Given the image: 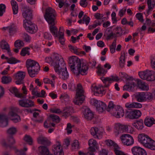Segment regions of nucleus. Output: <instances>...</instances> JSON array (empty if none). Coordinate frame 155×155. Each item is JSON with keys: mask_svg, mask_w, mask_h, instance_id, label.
I'll return each instance as SVG.
<instances>
[{"mask_svg": "<svg viewBox=\"0 0 155 155\" xmlns=\"http://www.w3.org/2000/svg\"><path fill=\"white\" fill-rule=\"evenodd\" d=\"M69 64L71 71L76 76L80 74L82 75L87 74L88 67L77 57L70 58Z\"/></svg>", "mask_w": 155, "mask_h": 155, "instance_id": "nucleus-1", "label": "nucleus"}, {"mask_svg": "<svg viewBox=\"0 0 155 155\" xmlns=\"http://www.w3.org/2000/svg\"><path fill=\"white\" fill-rule=\"evenodd\" d=\"M56 16L55 10L50 7H48L46 9L44 17L49 25H50V30L55 37H57L58 29L54 26L55 19Z\"/></svg>", "mask_w": 155, "mask_h": 155, "instance_id": "nucleus-2", "label": "nucleus"}, {"mask_svg": "<svg viewBox=\"0 0 155 155\" xmlns=\"http://www.w3.org/2000/svg\"><path fill=\"white\" fill-rule=\"evenodd\" d=\"M53 60L51 63L52 66H53L55 71L58 74H60V69L66 67L64 60L61 55L56 54L54 55Z\"/></svg>", "mask_w": 155, "mask_h": 155, "instance_id": "nucleus-3", "label": "nucleus"}, {"mask_svg": "<svg viewBox=\"0 0 155 155\" xmlns=\"http://www.w3.org/2000/svg\"><path fill=\"white\" fill-rule=\"evenodd\" d=\"M26 65L29 76L31 77H34L40 68L38 63L34 60L28 59L26 62Z\"/></svg>", "mask_w": 155, "mask_h": 155, "instance_id": "nucleus-4", "label": "nucleus"}, {"mask_svg": "<svg viewBox=\"0 0 155 155\" xmlns=\"http://www.w3.org/2000/svg\"><path fill=\"white\" fill-rule=\"evenodd\" d=\"M76 91V97L74 100L73 102L75 104L80 105L82 104L84 100V90L81 84H78Z\"/></svg>", "mask_w": 155, "mask_h": 155, "instance_id": "nucleus-5", "label": "nucleus"}, {"mask_svg": "<svg viewBox=\"0 0 155 155\" xmlns=\"http://www.w3.org/2000/svg\"><path fill=\"white\" fill-rule=\"evenodd\" d=\"M140 77L142 79L148 81L155 80V72L153 71L146 70L139 72Z\"/></svg>", "mask_w": 155, "mask_h": 155, "instance_id": "nucleus-6", "label": "nucleus"}, {"mask_svg": "<svg viewBox=\"0 0 155 155\" xmlns=\"http://www.w3.org/2000/svg\"><path fill=\"white\" fill-rule=\"evenodd\" d=\"M129 128L131 129L130 130L129 132L132 133L134 131L132 127L129 125H124L117 124L115 126L116 131H115V133L116 135H118L124 132L128 131Z\"/></svg>", "mask_w": 155, "mask_h": 155, "instance_id": "nucleus-7", "label": "nucleus"}, {"mask_svg": "<svg viewBox=\"0 0 155 155\" xmlns=\"http://www.w3.org/2000/svg\"><path fill=\"white\" fill-rule=\"evenodd\" d=\"M19 109L15 107L10 108L8 115L11 120L15 123H17L21 120L20 117L17 114Z\"/></svg>", "mask_w": 155, "mask_h": 155, "instance_id": "nucleus-8", "label": "nucleus"}, {"mask_svg": "<svg viewBox=\"0 0 155 155\" xmlns=\"http://www.w3.org/2000/svg\"><path fill=\"white\" fill-rule=\"evenodd\" d=\"M120 138L124 145L130 146L134 143L133 138L130 134H123L120 137Z\"/></svg>", "mask_w": 155, "mask_h": 155, "instance_id": "nucleus-9", "label": "nucleus"}, {"mask_svg": "<svg viewBox=\"0 0 155 155\" xmlns=\"http://www.w3.org/2000/svg\"><path fill=\"white\" fill-rule=\"evenodd\" d=\"M23 26L25 29L31 33H34L38 30L37 26L32 23L30 21H27L26 22L24 21Z\"/></svg>", "mask_w": 155, "mask_h": 155, "instance_id": "nucleus-10", "label": "nucleus"}, {"mask_svg": "<svg viewBox=\"0 0 155 155\" xmlns=\"http://www.w3.org/2000/svg\"><path fill=\"white\" fill-rule=\"evenodd\" d=\"M93 102L94 105L96 107L97 110L99 112H103L106 109V105L101 101L94 99Z\"/></svg>", "mask_w": 155, "mask_h": 155, "instance_id": "nucleus-11", "label": "nucleus"}, {"mask_svg": "<svg viewBox=\"0 0 155 155\" xmlns=\"http://www.w3.org/2000/svg\"><path fill=\"white\" fill-rule=\"evenodd\" d=\"M23 12L22 15L24 18L27 21H30L32 18V12L31 10L28 7L23 5L22 6Z\"/></svg>", "mask_w": 155, "mask_h": 155, "instance_id": "nucleus-12", "label": "nucleus"}, {"mask_svg": "<svg viewBox=\"0 0 155 155\" xmlns=\"http://www.w3.org/2000/svg\"><path fill=\"white\" fill-rule=\"evenodd\" d=\"M131 150L134 155H147L146 151L139 147H134L132 148Z\"/></svg>", "mask_w": 155, "mask_h": 155, "instance_id": "nucleus-13", "label": "nucleus"}, {"mask_svg": "<svg viewBox=\"0 0 155 155\" xmlns=\"http://www.w3.org/2000/svg\"><path fill=\"white\" fill-rule=\"evenodd\" d=\"M25 73L24 72L19 71L15 75V77L17 80L15 83L17 84L23 83V80L25 77Z\"/></svg>", "mask_w": 155, "mask_h": 155, "instance_id": "nucleus-14", "label": "nucleus"}, {"mask_svg": "<svg viewBox=\"0 0 155 155\" xmlns=\"http://www.w3.org/2000/svg\"><path fill=\"white\" fill-rule=\"evenodd\" d=\"M74 112L73 108L71 106H67L64 107L63 110L62 116L65 118L71 115Z\"/></svg>", "mask_w": 155, "mask_h": 155, "instance_id": "nucleus-15", "label": "nucleus"}, {"mask_svg": "<svg viewBox=\"0 0 155 155\" xmlns=\"http://www.w3.org/2000/svg\"><path fill=\"white\" fill-rule=\"evenodd\" d=\"M90 132L95 138L99 139L101 137L102 132L100 131L96 127H92L90 130Z\"/></svg>", "mask_w": 155, "mask_h": 155, "instance_id": "nucleus-16", "label": "nucleus"}, {"mask_svg": "<svg viewBox=\"0 0 155 155\" xmlns=\"http://www.w3.org/2000/svg\"><path fill=\"white\" fill-rule=\"evenodd\" d=\"M141 114L140 110H135L130 111L127 114V116L130 119H137L140 117Z\"/></svg>", "mask_w": 155, "mask_h": 155, "instance_id": "nucleus-17", "label": "nucleus"}, {"mask_svg": "<svg viewBox=\"0 0 155 155\" xmlns=\"http://www.w3.org/2000/svg\"><path fill=\"white\" fill-rule=\"evenodd\" d=\"M84 117L87 120H91L94 117V114L88 108L84 109L83 111Z\"/></svg>", "mask_w": 155, "mask_h": 155, "instance_id": "nucleus-18", "label": "nucleus"}, {"mask_svg": "<svg viewBox=\"0 0 155 155\" xmlns=\"http://www.w3.org/2000/svg\"><path fill=\"white\" fill-rule=\"evenodd\" d=\"M136 85L135 82L134 81H130L124 86L123 90L127 91H132Z\"/></svg>", "mask_w": 155, "mask_h": 155, "instance_id": "nucleus-19", "label": "nucleus"}, {"mask_svg": "<svg viewBox=\"0 0 155 155\" xmlns=\"http://www.w3.org/2000/svg\"><path fill=\"white\" fill-rule=\"evenodd\" d=\"M8 119L7 115L4 114H0V126L5 127L8 124Z\"/></svg>", "mask_w": 155, "mask_h": 155, "instance_id": "nucleus-20", "label": "nucleus"}, {"mask_svg": "<svg viewBox=\"0 0 155 155\" xmlns=\"http://www.w3.org/2000/svg\"><path fill=\"white\" fill-rule=\"evenodd\" d=\"M0 45L2 49L6 50L9 55L12 56V54L11 52L9 46L7 42L4 40H2L0 42Z\"/></svg>", "mask_w": 155, "mask_h": 155, "instance_id": "nucleus-21", "label": "nucleus"}, {"mask_svg": "<svg viewBox=\"0 0 155 155\" xmlns=\"http://www.w3.org/2000/svg\"><path fill=\"white\" fill-rule=\"evenodd\" d=\"M150 138L148 136L144 134H140L138 136V141L143 145L148 142Z\"/></svg>", "mask_w": 155, "mask_h": 155, "instance_id": "nucleus-22", "label": "nucleus"}, {"mask_svg": "<svg viewBox=\"0 0 155 155\" xmlns=\"http://www.w3.org/2000/svg\"><path fill=\"white\" fill-rule=\"evenodd\" d=\"M119 79L117 76H112L111 77H108L105 78L103 81L104 84H107V85L104 86L105 87H107L109 85V82L111 81H118Z\"/></svg>", "mask_w": 155, "mask_h": 155, "instance_id": "nucleus-23", "label": "nucleus"}, {"mask_svg": "<svg viewBox=\"0 0 155 155\" xmlns=\"http://www.w3.org/2000/svg\"><path fill=\"white\" fill-rule=\"evenodd\" d=\"M12 148L14 150L15 155H26L25 152L28 149L26 147H25L24 149L20 150H19L14 147H12Z\"/></svg>", "mask_w": 155, "mask_h": 155, "instance_id": "nucleus-24", "label": "nucleus"}, {"mask_svg": "<svg viewBox=\"0 0 155 155\" xmlns=\"http://www.w3.org/2000/svg\"><path fill=\"white\" fill-rule=\"evenodd\" d=\"M117 106L114 105L113 102L111 101L109 102L108 107L106 109L107 111L110 112L112 115H114L116 114L115 110L116 107Z\"/></svg>", "mask_w": 155, "mask_h": 155, "instance_id": "nucleus-25", "label": "nucleus"}, {"mask_svg": "<svg viewBox=\"0 0 155 155\" xmlns=\"http://www.w3.org/2000/svg\"><path fill=\"white\" fill-rule=\"evenodd\" d=\"M143 145L145 147L151 150H155V141L150 138L148 142Z\"/></svg>", "mask_w": 155, "mask_h": 155, "instance_id": "nucleus-26", "label": "nucleus"}, {"mask_svg": "<svg viewBox=\"0 0 155 155\" xmlns=\"http://www.w3.org/2000/svg\"><path fill=\"white\" fill-rule=\"evenodd\" d=\"M115 112L116 114L114 115L117 118H120L121 117H123L124 114V110L122 107L117 106L116 107Z\"/></svg>", "mask_w": 155, "mask_h": 155, "instance_id": "nucleus-27", "label": "nucleus"}, {"mask_svg": "<svg viewBox=\"0 0 155 155\" xmlns=\"http://www.w3.org/2000/svg\"><path fill=\"white\" fill-rule=\"evenodd\" d=\"M38 143L40 144L46 145H49L50 142L46 138L41 136L39 137L38 139Z\"/></svg>", "mask_w": 155, "mask_h": 155, "instance_id": "nucleus-28", "label": "nucleus"}, {"mask_svg": "<svg viewBox=\"0 0 155 155\" xmlns=\"http://www.w3.org/2000/svg\"><path fill=\"white\" fill-rule=\"evenodd\" d=\"M89 144L90 146L89 148L90 150L91 151L94 152L95 150L97 148V142L95 140L90 139L89 141Z\"/></svg>", "mask_w": 155, "mask_h": 155, "instance_id": "nucleus-29", "label": "nucleus"}, {"mask_svg": "<svg viewBox=\"0 0 155 155\" xmlns=\"http://www.w3.org/2000/svg\"><path fill=\"white\" fill-rule=\"evenodd\" d=\"M135 98L140 102H142L145 100L144 92H140L136 93L134 95Z\"/></svg>", "mask_w": 155, "mask_h": 155, "instance_id": "nucleus-30", "label": "nucleus"}, {"mask_svg": "<svg viewBox=\"0 0 155 155\" xmlns=\"http://www.w3.org/2000/svg\"><path fill=\"white\" fill-rule=\"evenodd\" d=\"M136 84H137L139 88L142 90H147L148 89L147 87L145 84L142 82L140 80L137 79V80H133Z\"/></svg>", "mask_w": 155, "mask_h": 155, "instance_id": "nucleus-31", "label": "nucleus"}, {"mask_svg": "<svg viewBox=\"0 0 155 155\" xmlns=\"http://www.w3.org/2000/svg\"><path fill=\"white\" fill-rule=\"evenodd\" d=\"M40 153L41 155H50L48 149L46 147L40 146L39 147Z\"/></svg>", "mask_w": 155, "mask_h": 155, "instance_id": "nucleus-32", "label": "nucleus"}, {"mask_svg": "<svg viewBox=\"0 0 155 155\" xmlns=\"http://www.w3.org/2000/svg\"><path fill=\"white\" fill-rule=\"evenodd\" d=\"M145 125L147 127H150L153 124L155 123V120L152 117L149 118L147 117L144 120Z\"/></svg>", "mask_w": 155, "mask_h": 155, "instance_id": "nucleus-33", "label": "nucleus"}, {"mask_svg": "<svg viewBox=\"0 0 155 155\" xmlns=\"http://www.w3.org/2000/svg\"><path fill=\"white\" fill-rule=\"evenodd\" d=\"M61 74V78L65 80L68 78L69 77L68 73L67 71L66 66L65 68H62L60 69Z\"/></svg>", "mask_w": 155, "mask_h": 155, "instance_id": "nucleus-34", "label": "nucleus"}, {"mask_svg": "<svg viewBox=\"0 0 155 155\" xmlns=\"http://www.w3.org/2000/svg\"><path fill=\"white\" fill-rule=\"evenodd\" d=\"M125 106L127 108H141L142 105L138 103L133 102L131 103H127L126 104Z\"/></svg>", "mask_w": 155, "mask_h": 155, "instance_id": "nucleus-35", "label": "nucleus"}, {"mask_svg": "<svg viewBox=\"0 0 155 155\" xmlns=\"http://www.w3.org/2000/svg\"><path fill=\"white\" fill-rule=\"evenodd\" d=\"M11 4L14 14H16L18 13V6L16 2L14 0H12L11 1Z\"/></svg>", "mask_w": 155, "mask_h": 155, "instance_id": "nucleus-36", "label": "nucleus"}, {"mask_svg": "<svg viewBox=\"0 0 155 155\" xmlns=\"http://www.w3.org/2000/svg\"><path fill=\"white\" fill-rule=\"evenodd\" d=\"M61 146L60 145H58L55 146L54 151L55 155H64V152L62 149H61Z\"/></svg>", "mask_w": 155, "mask_h": 155, "instance_id": "nucleus-37", "label": "nucleus"}, {"mask_svg": "<svg viewBox=\"0 0 155 155\" xmlns=\"http://www.w3.org/2000/svg\"><path fill=\"white\" fill-rule=\"evenodd\" d=\"M133 125L137 129L141 130L143 127V121L142 120L137 121L136 122L134 123Z\"/></svg>", "mask_w": 155, "mask_h": 155, "instance_id": "nucleus-38", "label": "nucleus"}, {"mask_svg": "<svg viewBox=\"0 0 155 155\" xmlns=\"http://www.w3.org/2000/svg\"><path fill=\"white\" fill-rule=\"evenodd\" d=\"M50 119H49V122H51L52 121L57 123L59 122V117L58 116L54 114H51L50 115Z\"/></svg>", "mask_w": 155, "mask_h": 155, "instance_id": "nucleus-39", "label": "nucleus"}, {"mask_svg": "<svg viewBox=\"0 0 155 155\" xmlns=\"http://www.w3.org/2000/svg\"><path fill=\"white\" fill-rule=\"evenodd\" d=\"M125 55L124 53L121 54L120 58L119 65L120 67L122 68L124 66L125 63Z\"/></svg>", "mask_w": 155, "mask_h": 155, "instance_id": "nucleus-40", "label": "nucleus"}, {"mask_svg": "<svg viewBox=\"0 0 155 155\" xmlns=\"http://www.w3.org/2000/svg\"><path fill=\"white\" fill-rule=\"evenodd\" d=\"M12 80V78L10 77L4 76L2 78V82L4 84L9 83Z\"/></svg>", "mask_w": 155, "mask_h": 155, "instance_id": "nucleus-41", "label": "nucleus"}, {"mask_svg": "<svg viewBox=\"0 0 155 155\" xmlns=\"http://www.w3.org/2000/svg\"><path fill=\"white\" fill-rule=\"evenodd\" d=\"M92 90L94 91V95H95L96 94H103L104 91L103 89H100V87L97 86H95Z\"/></svg>", "mask_w": 155, "mask_h": 155, "instance_id": "nucleus-42", "label": "nucleus"}, {"mask_svg": "<svg viewBox=\"0 0 155 155\" xmlns=\"http://www.w3.org/2000/svg\"><path fill=\"white\" fill-rule=\"evenodd\" d=\"M61 28H60L58 34L59 35V41L61 45H63L64 43V33L63 32L60 31V30Z\"/></svg>", "mask_w": 155, "mask_h": 155, "instance_id": "nucleus-43", "label": "nucleus"}, {"mask_svg": "<svg viewBox=\"0 0 155 155\" xmlns=\"http://www.w3.org/2000/svg\"><path fill=\"white\" fill-rule=\"evenodd\" d=\"M116 39H115L111 45L110 46V51L111 53H114L115 51Z\"/></svg>", "mask_w": 155, "mask_h": 155, "instance_id": "nucleus-44", "label": "nucleus"}, {"mask_svg": "<svg viewBox=\"0 0 155 155\" xmlns=\"http://www.w3.org/2000/svg\"><path fill=\"white\" fill-rule=\"evenodd\" d=\"M152 0H147V4L148 6V9L147 11V13L149 14L150 11L153 9L154 8V5H155V2L154 4H152Z\"/></svg>", "mask_w": 155, "mask_h": 155, "instance_id": "nucleus-45", "label": "nucleus"}, {"mask_svg": "<svg viewBox=\"0 0 155 155\" xmlns=\"http://www.w3.org/2000/svg\"><path fill=\"white\" fill-rule=\"evenodd\" d=\"M17 131V128L15 127H12L10 128L7 130V133L11 135L15 134Z\"/></svg>", "mask_w": 155, "mask_h": 155, "instance_id": "nucleus-46", "label": "nucleus"}, {"mask_svg": "<svg viewBox=\"0 0 155 155\" xmlns=\"http://www.w3.org/2000/svg\"><path fill=\"white\" fill-rule=\"evenodd\" d=\"M14 45L16 48L21 47L24 46V43L22 41L18 40L15 42Z\"/></svg>", "mask_w": 155, "mask_h": 155, "instance_id": "nucleus-47", "label": "nucleus"}, {"mask_svg": "<svg viewBox=\"0 0 155 155\" xmlns=\"http://www.w3.org/2000/svg\"><path fill=\"white\" fill-rule=\"evenodd\" d=\"M7 28L8 29L11 35H13L16 31V28L14 25L8 27Z\"/></svg>", "mask_w": 155, "mask_h": 155, "instance_id": "nucleus-48", "label": "nucleus"}, {"mask_svg": "<svg viewBox=\"0 0 155 155\" xmlns=\"http://www.w3.org/2000/svg\"><path fill=\"white\" fill-rule=\"evenodd\" d=\"M144 96L145 100H152L153 98V96L151 93L147 92H144Z\"/></svg>", "mask_w": 155, "mask_h": 155, "instance_id": "nucleus-49", "label": "nucleus"}, {"mask_svg": "<svg viewBox=\"0 0 155 155\" xmlns=\"http://www.w3.org/2000/svg\"><path fill=\"white\" fill-rule=\"evenodd\" d=\"M29 48L28 47H25L22 48L21 52V54L22 56H25L26 54H27L29 55L30 54L29 51H28Z\"/></svg>", "mask_w": 155, "mask_h": 155, "instance_id": "nucleus-50", "label": "nucleus"}, {"mask_svg": "<svg viewBox=\"0 0 155 155\" xmlns=\"http://www.w3.org/2000/svg\"><path fill=\"white\" fill-rule=\"evenodd\" d=\"M24 140L29 145H32L33 140L32 138L30 136L26 135L24 137Z\"/></svg>", "mask_w": 155, "mask_h": 155, "instance_id": "nucleus-51", "label": "nucleus"}, {"mask_svg": "<svg viewBox=\"0 0 155 155\" xmlns=\"http://www.w3.org/2000/svg\"><path fill=\"white\" fill-rule=\"evenodd\" d=\"M26 107H31L34 106V102L31 100L27 99Z\"/></svg>", "mask_w": 155, "mask_h": 155, "instance_id": "nucleus-52", "label": "nucleus"}, {"mask_svg": "<svg viewBox=\"0 0 155 155\" xmlns=\"http://www.w3.org/2000/svg\"><path fill=\"white\" fill-rule=\"evenodd\" d=\"M69 49L70 51L76 54H79V52L78 51V49L76 47H73L71 45H69L68 46Z\"/></svg>", "mask_w": 155, "mask_h": 155, "instance_id": "nucleus-53", "label": "nucleus"}, {"mask_svg": "<svg viewBox=\"0 0 155 155\" xmlns=\"http://www.w3.org/2000/svg\"><path fill=\"white\" fill-rule=\"evenodd\" d=\"M43 82L45 84H50L52 87H54V81L52 80H50L48 78H44L43 79Z\"/></svg>", "mask_w": 155, "mask_h": 155, "instance_id": "nucleus-54", "label": "nucleus"}, {"mask_svg": "<svg viewBox=\"0 0 155 155\" xmlns=\"http://www.w3.org/2000/svg\"><path fill=\"white\" fill-rule=\"evenodd\" d=\"M19 61L16 59L15 58L12 57L8 59L7 62L10 64H15L18 62H19Z\"/></svg>", "mask_w": 155, "mask_h": 155, "instance_id": "nucleus-55", "label": "nucleus"}, {"mask_svg": "<svg viewBox=\"0 0 155 155\" xmlns=\"http://www.w3.org/2000/svg\"><path fill=\"white\" fill-rule=\"evenodd\" d=\"M5 8L6 6L5 5L0 4V16L2 15L4 12L5 11Z\"/></svg>", "mask_w": 155, "mask_h": 155, "instance_id": "nucleus-56", "label": "nucleus"}, {"mask_svg": "<svg viewBox=\"0 0 155 155\" xmlns=\"http://www.w3.org/2000/svg\"><path fill=\"white\" fill-rule=\"evenodd\" d=\"M27 99L21 100L19 101V105L21 107H26Z\"/></svg>", "mask_w": 155, "mask_h": 155, "instance_id": "nucleus-57", "label": "nucleus"}, {"mask_svg": "<svg viewBox=\"0 0 155 155\" xmlns=\"http://www.w3.org/2000/svg\"><path fill=\"white\" fill-rule=\"evenodd\" d=\"M8 145H9L15 143V140L12 136L9 137L8 138Z\"/></svg>", "mask_w": 155, "mask_h": 155, "instance_id": "nucleus-58", "label": "nucleus"}, {"mask_svg": "<svg viewBox=\"0 0 155 155\" xmlns=\"http://www.w3.org/2000/svg\"><path fill=\"white\" fill-rule=\"evenodd\" d=\"M136 17L140 21L142 22H143L144 20L141 13H137L136 15Z\"/></svg>", "mask_w": 155, "mask_h": 155, "instance_id": "nucleus-59", "label": "nucleus"}, {"mask_svg": "<svg viewBox=\"0 0 155 155\" xmlns=\"http://www.w3.org/2000/svg\"><path fill=\"white\" fill-rule=\"evenodd\" d=\"M73 149H78L79 148V143L77 140H75L72 144Z\"/></svg>", "mask_w": 155, "mask_h": 155, "instance_id": "nucleus-60", "label": "nucleus"}, {"mask_svg": "<svg viewBox=\"0 0 155 155\" xmlns=\"http://www.w3.org/2000/svg\"><path fill=\"white\" fill-rule=\"evenodd\" d=\"M97 68L98 73L100 74H104L106 72L104 69L101 67L100 65H99Z\"/></svg>", "mask_w": 155, "mask_h": 155, "instance_id": "nucleus-61", "label": "nucleus"}, {"mask_svg": "<svg viewBox=\"0 0 155 155\" xmlns=\"http://www.w3.org/2000/svg\"><path fill=\"white\" fill-rule=\"evenodd\" d=\"M23 38L24 40L26 42H29L30 41V37L26 33L24 34V36Z\"/></svg>", "mask_w": 155, "mask_h": 155, "instance_id": "nucleus-62", "label": "nucleus"}, {"mask_svg": "<svg viewBox=\"0 0 155 155\" xmlns=\"http://www.w3.org/2000/svg\"><path fill=\"white\" fill-rule=\"evenodd\" d=\"M87 0H81L80 2V5L83 7H87L88 5V3L86 1Z\"/></svg>", "mask_w": 155, "mask_h": 155, "instance_id": "nucleus-63", "label": "nucleus"}, {"mask_svg": "<svg viewBox=\"0 0 155 155\" xmlns=\"http://www.w3.org/2000/svg\"><path fill=\"white\" fill-rule=\"evenodd\" d=\"M72 126L70 123H68L67 125L66 130H67V134H70L72 132V130H71Z\"/></svg>", "mask_w": 155, "mask_h": 155, "instance_id": "nucleus-64", "label": "nucleus"}]
</instances>
